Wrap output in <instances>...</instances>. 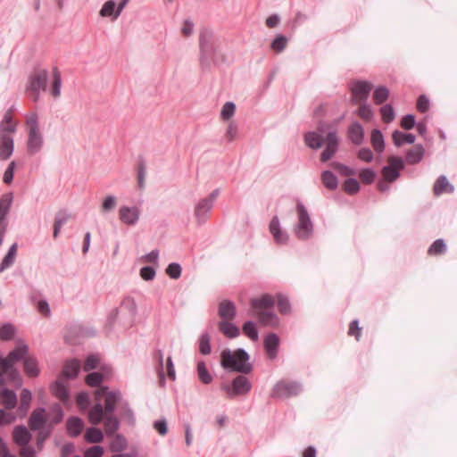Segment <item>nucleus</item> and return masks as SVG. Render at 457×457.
I'll list each match as a JSON object with an SVG mask.
<instances>
[{"instance_id":"1","label":"nucleus","mask_w":457,"mask_h":457,"mask_svg":"<svg viewBox=\"0 0 457 457\" xmlns=\"http://www.w3.org/2000/svg\"><path fill=\"white\" fill-rule=\"evenodd\" d=\"M96 403L88 411V421L94 426L104 421L105 434L112 436L120 427V421L113 412L121 400V395L119 391H108V387L104 386L96 392Z\"/></svg>"},{"instance_id":"2","label":"nucleus","mask_w":457,"mask_h":457,"mask_svg":"<svg viewBox=\"0 0 457 457\" xmlns=\"http://www.w3.org/2000/svg\"><path fill=\"white\" fill-rule=\"evenodd\" d=\"M274 303V298L268 294L251 299L252 315L257 318L261 325L272 328L278 326L279 319L273 311Z\"/></svg>"},{"instance_id":"3","label":"nucleus","mask_w":457,"mask_h":457,"mask_svg":"<svg viewBox=\"0 0 457 457\" xmlns=\"http://www.w3.org/2000/svg\"><path fill=\"white\" fill-rule=\"evenodd\" d=\"M220 358V363L224 369L245 374L252 370V365L248 362L249 355L244 349H237L234 352L224 349Z\"/></svg>"},{"instance_id":"4","label":"nucleus","mask_w":457,"mask_h":457,"mask_svg":"<svg viewBox=\"0 0 457 457\" xmlns=\"http://www.w3.org/2000/svg\"><path fill=\"white\" fill-rule=\"evenodd\" d=\"M49 73L46 69L37 68L34 69L29 78L26 86V92L34 103L40 99V94L46 89Z\"/></svg>"},{"instance_id":"5","label":"nucleus","mask_w":457,"mask_h":457,"mask_svg":"<svg viewBox=\"0 0 457 457\" xmlns=\"http://www.w3.org/2000/svg\"><path fill=\"white\" fill-rule=\"evenodd\" d=\"M297 223L295 225L294 232L301 240L309 239L313 233V223L309 212L303 203L298 202L296 205Z\"/></svg>"},{"instance_id":"6","label":"nucleus","mask_w":457,"mask_h":457,"mask_svg":"<svg viewBox=\"0 0 457 457\" xmlns=\"http://www.w3.org/2000/svg\"><path fill=\"white\" fill-rule=\"evenodd\" d=\"M200 62L204 65L209 59H212L217 52L218 45L213 34L205 29L199 36Z\"/></svg>"},{"instance_id":"7","label":"nucleus","mask_w":457,"mask_h":457,"mask_svg":"<svg viewBox=\"0 0 457 457\" xmlns=\"http://www.w3.org/2000/svg\"><path fill=\"white\" fill-rule=\"evenodd\" d=\"M302 391V385L296 381L280 380L275 384L271 397L287 398L297 395Z\"/></svg>"},{"instance_id":"8","label":"nucleus","mask_w":457,"mask_h":457,"mask_svg":"<svg viewBox=\"0 0 457 457\" xmlns=\"http://www.w3.org/2000/svg\"><path fill=\"white\" fill-rule=\"evenodd\" d=\"M387 163L381 170L382 177L386 181L394 182L400 177V170L404 168V161L399 156H390Z\"/></svg>"},{"instance_id":"9","label":"nucleus","mask_w":457,"mask_h":457,"mask_svg":"<svg viewBox=\"0 0 457 457\" xmlns=\"http://www.w3.org/2000/svg\"><path fill=\"white\" fill-rule=\"evenodd\" d=\"M221 388L227 393L228 397H235L249 393L252 384L246 377L240 375L233 379L230 386L223 385Z\"/></svg>"},{"instance_id":"10","label":"nucleus","mask_w":457,"mask_h":457,"mask_svg":"<svg viewBox=\"0 0 457 457\" xmlns=\"http://www.w3.org/2000/svg\"><path fill=\"white\" fill-rule=\"evenodd\" d=\"M372 89V84L368 81H356L352 84V102L361 104L365 102Z\"/></svg>"},{"instance_id":"11","label":"nucleus","mask_w":457,"mask_h":457,"mask_svg":"<svg viewBox=\"0 0 457 457\" xmlns=\"http://www.w3.org/2000/svg\"><path fill=\"white\" fill-rule=\"evenodd\" d=\"M141 215V209L138 206L122 205L119 209V219L121 223L127 226L136 225Z\"/></svg>"},{"instance_id":"12","label":"nucleus","mask_w":457,"mask_h":457,"mask_svg":"<svg viewBox=\"0 0 457 457\" xmlns=\"http://www.w3.org/2000/svg\"><path fill=\"white\" fill-rule=\"evenodd\" d=\"M326 144L325 149L320 154V161L325 162L330 160L337 151L338 147V137L335 130L329 131L324 139Z\"/></svg>"},{"instance_id":"13","label":"nucleus","mask_w":457,"mask_h":457,"mask_svg":"<svg viewBox=\"0 0 457 457\" xmlns=\"http://www.w3.org/2000/svg\"><path fill=\"white\" fill-rule=\"evenodd\" d=\"M279 337L275 333L268 334L263 339V346L270 360H274L278 356Z\"/></svg>"},{"instance_id":"14","label":"nucleus","mask_w":457,"mask_h":457,"mask_svg":"<svg viewBox=\"0 0 457 457\" xmlns=\"http://www.w3.org/2000/svg\"><path fill=\"white\" fill-rule=\"evenodd\" d=\"M52 393L63 403H67L69 401V391H68V383L67 380L60 377L51 386Z\"/></svg>"},{"instance_id":"15","label":"nucleus","mask_w":457,"mask_h":457,"mask_svg":"<svg viewBox=\"0 0 457 457\" xmlns=\"http://www.w3.org/2000/svg\"><path fill=\"white\" fill-rule=\"evenodd\" d=\"M213 204L206 199H201L195 206L194 215L198 224H203L206 221L208 214L212 209Z\"/></svg>"},{"instance_id":"16","label":"nucleus","mask_w":457,"mask_h":457,"mask_svg":"<svg viewBox=\"0 0 457 457\" xmlns=\"http://www.w3.org/2000/svg\"><path fill=\"white\" fill-rule=\"evenodd\" d=\"M44 139L40 131L29 132L27 149L29 154H37L43 147Z\"/></svg>"},{"instance_id":"17","label":"nucleus","mask_w":457,"mask_h":457,"mask_svg":"<svg viewBox=\"0 0 457 457\" xmlns=\"http://www.w3.org/2000/svg\"><path fill=\"white\" fill-rule=\"evenodd\" d=\"M270 232L277 244H286L288 239V235L285 230L280 228V223L278 216H274L270 223Z\"/></svg>"},{"instance_id":"18","label":"nucleus","mask_w":457,"mask_h":457,"mask_svg":"<svg viewBox=\"0 0 457 457\" xmlns=\"http://www.w3.org/2000/svg\"><path fill=\"white\" fill-rule=\"evenodd\" d=\"M17 124L12 120L11 110L7 111L2 120L0 121V137L9 136L13 137L16 132Z\"/></svg>"},{"instance_id":"19","label":"nucleus","mask_w":457,"mask_h":457,"mask_svg":"<svg viewBox=\"0 0 457 457\" xmlns=\"http://www.w3.org/2000/svg\"><path fill=\"white\" fill-rule=\"evenodd\" d=\"M62 73L57 67L52 70V81L49 87V93L54 99H59L62 95Z\"/></svg>"},{"instance_id":"20","label":"nucleus","mask_w":457,"mask_h":457,"mask_svg":"<svg viewBox=\"0 0 457 457\" xmlns=\"http://www.w3.org/2000/svg\"><path fill=\"white\" fill-rule=\"evenodd\" d=\"M14 140L13 137L3 136L0 137V160L6 161L13 154Z\"/></svg>"},{"instance_id":"21","label":"nucleus","mask_w":457,"mask_h":457,"mask_svg":"<svg viewBox=\"0 0 457 457\" xmlns=\"http://www.w3.org/2000/svg\"><path fill=\"white\" fill-rule=\"evenodd\" d=\"M46 422V413L44 408H38L32 411L29 420V427L32 430H38L44 427Z\"/></svg>"},{"instance_id":"22","label":"nucleus","mask_w":457,"mask_h":457,"mask_svg":"<svg viewBox=\"0 0 457 457\" xmlns=\"http://www.w3.org/2000/svg\"><path fill=\"white\" fill-rule=\"evenodd\" d=\"M237 314L235 304L228 300L220 302L219 305V315L222 320H232Z\"/></svg>"},{"instance_id":"23","label":"nucleus","mask_w":457,"mask_h":457,"mask_svg":"<svg viewBox=\"0 0 457 457\" xmlns=\"http://www.w3.org/2000/svg\"><path fill=\"white\" fill-rule=\"evenodd\" d=\"M348 137L354 145H361L364 140V129L357 121L353 122L348 129Z\"/></svg>"},{"instance_id":"24","label":"nucleus","mask_w":457,"mask_h":457,"mask_svg":"<svg viewBox=\"0 0 457 457\" xmlns=\"http://www.w3.org/2000/svg\"><path fill=\"white\" fill-rule=\"evenodd\" d=\"M453 191L454 187L450 184L445 175L439 176L433 187V192L436 195H440L445 193H453Z\"/></svg>"},{"instance_id":"25","label":"nucleus","mask_w":457,"mask_h":457,"mask_svg":"<svg viewBox=\"0 0 457 457\" xmlns=\"http://www.w3.org/2000/svg\"><path fill=\"white\" fill-rule=\"evenodd\" d=\"M117 4L114 0L106 1L99 11V15L103 18H110L112 21H116L120 14L117 13Z\"/></svg>"},{"instance_id":"26","label":"nucleus","mask_w":457,"mask_h":457,"mask_svg":"<svg viewBox=\"0 0 457 457\" xmlns=\"http://www.w3.org/2000/svg\"><path fill=\"white\" fill-rule=\"evenodd\" d=\"M3 384H0V395L2 403L7 409H12L17 403V396L14 391L4 388Z\"/></svg>"},{"instance_id":"27","label":"nucleus","mask_w":457,"mask_h":457,"mask_svg":"<svg viewBox=\"0 0 457 457\" xmlns=\"http://www.w3.org/2000/svg\"><path fill=\"white\" fill-rule=\"evenodd\" d=\"M424 147L421 145H416L406 153L405 161L408 164H417L421 162L424 157Z\"/></svg>"},{"instance_id":"28","label":"nucleus","mask_w":457,"mask_h":457,"mask_svg":"<svg viewBox=\"0 0 457 457\" xmlns=\"http://www.w3.org/2000/svg\"><path fill=\"white\" fill-rule=\"evenodd\" d=\"M30 434L24 426L15 427L13 429V440L19 446H24L30 441Z\"/></svg>"},{"instance_id":"29","label":"nucleus","mask_w":457,"mask_h":457,"mask_svg":"<svg viewBox=\"0 0 457 457\" xmlns=\"http://www.w3.org/2000/svg\"><path fill=\"white\" fill-rule=\"evenodd\" d=\"M66 428L68 434L71 436L76 437L81 433L84 422L80 418L71 417L67 420Z\"/></svg>"},{"instance_id":"30","label":"nucleus","mask_w":457,"mask_h":457,"mask_svg":"<svg viewBox=\"0 0 457 457\" xmlns=\"http://www.w3.org/2000/svg\"><path fill=\"white\" fill-rule=\"evenodd\" d=\"M230 320H221L218 324L219 330L228 338L237 337L240 334L238 327L229 322Z\"/></svg>"},{"instance_id":"31","label":"nucleus","mask_w":457,"mask_h":457,"mask_svg":"<svg viewBox=\"0 0 457 457\" xmlns=\"http://www.w3.org/2000/svg\"><path fill=\"white\" fill-rule=\"evenodd\" d=\"M12 199V193H6L2 195L0 199V223H7L6 216L9 213Z\"/></svg>"},{"instance_id":"32","label":"nucleus","mask_w":457,"mask_h":457,"mask_svg":"<svg viewBox=\"0 0 457 457\" xmlns=\"http://www.w3.org/2000/svg\"><path fill=\"white\" fill-rule=\"evenodd\" d=\"M80 370V362L78 360L68 361L63 367L61 377L66 378H74L78 376Z\"/></svg>"},{"instance_id":"33","label":"nucleus","mask_w":457,"mask_h":457,"mask_svg":"<svg viewBox=\"0 0 457 457\" xmlns=\"http://www.w3.org/2000/svg\"><path fill=\"white\" fill-rule=\"evenodd\" d=\"M392 139L394 144L399 147L403 144H413L416 137L413 134L395 130L392 134Z\"/></svg>"},{"instance_id":"34","label":"nucleus","mask_w":457,"mask_h":457,"mask_svg":"<svg viewBox=\"0 0 457 457\" xmlns=\"http://www.w3.org/2000/svg\"><path fill=\"white\" fill-rule=\"evenodd\" d=\"M17 248H18L17 243H13L10 246L7 253L4 255L3 261L0 264V271L1 272L4 271V270L10 268L13 264V262L15 261L16 253H17Z\"/></svg>"},{"instance_id":"35","label":"nucleus","mask_w":457,"mask_h":457,"mask_svg":"<svg viewBox=\"0 0 457 457\" xmlns=\"http://www.w3.org/2000/svg\"><path fill=\"white\" fill-rule=\"evenodd\" d=\"M370 142L375 152L381 154L384 151V137L379 129H375L371 131Z\"/></svg>"},{"instance_id":"36","label":"nucleus","mask_w":457,"mask_h":457,"mask_svg":"<svg viewBox=\"0 0 457 457\" xmlns=\"http://www.w3.org/2000/svg\"><path fill=\"white\" fill-rule=\"evenodd\" d=\"M305 144L312 149H319L324 141L322 137L314 131H311L304 136Z\"/></svg>"},{"instance_id":"37","label":"nucleus","mask_w":457,"mask_h":457,"mask_svg":"<svg viewBox=\"0 0 457 457\" xmlns=\"http://www.w3.org/2000/svg\"><path fill=\"white\" fill-rule=\"evenodd\" d=\"M24 370L29 377H37L39 372L37 361L34 357H26L24 359Z\"/></svg>"},{"instance_id":"38","label":"nucleus","mask_w":457,"mask_h":457,"mask_svg":"<svg viewBox=\"0 0 457 457\" xmlns=\"http://www.w3.org/2000/svg\"><path fill=\"white\" fill-rule=\"evenodd\" d=\"M127 446L128 443L126 438L120 434L115 435L110 443V450L113 453L122 452Z\"/></svg>"},{"instance_id":"39","label":"nucleus","mask_w":457,"mask_h":457,"mask_svg":"<svg viewBox=\"0 0 457 457\" xmlns=\"http://www.w3.org/2000/svg\"><path fill=\"white\" fill-rule=\"evenodd\" d=\"M84 437L87 443H100L104 439V434L101 429L91 427L86 430Z\"/></svg>"},{"instance_id":"40","label":"nucleus","mask_w":457,"mask_h":457,"mask_svg":"<svg viewBox=\"0 0 457 457\" xmlns=\"http://www.w3.org/2000/svg\"><path fill=\"white\" fill-rule=\"evenodd\" d=\"M137 306L135 300L131 297L125 298L120 307V312H126L131 318H135Z\"/></svg>"},{"instance_id":"41","label":"nucleus","mask_w":457,"mask_h":457,"mask_svg":"<svg viewBox=\"0 0 457 457\" xmlns=\"http://www.w3.org/2000/svg\"><path fill=\"white\" fill-rule=\"evenodd\" d=\"M321 180L328 189L334 190L337 187V178L329 170L322 172Z\"/></svg>"},{"instance_id":"42","label":"nucleus","mask_w":457,"mask_h":457,"mask_svg":"<svg viewBox=\"0 0 457 457\" xmlns=\"http://www.w3.org/2000/svg\"><path fill=\"white\" fill-rule=\"evenodd\" d=\"M31 399V392L26 388L22 389L21 393V404L19 408L22 415H25L27 413L30 405Z\"/></svg>"},{"instance_id":"43","label":"nucleus","mask_w":457,"mask_h":457,"mask_svg":"<svg viewBox=\"0 0 457 457\" xmlns=\"http://www.w3.org/2000/svg\"><path fill=\"white\" fill-rule=\"evenodd\" d=\"M197 374L198 378L204 384H210L212 381V377L208 371L205 362L203 361L197 363Z\"/></svg>"},{"instance_id":"44","label":"nucleus","mask_w":457,"mask_h":457,"mask_svg":"<svg viewBox=\"0 0 457 457\" xmlns=\"http://www.w3.org/2000/svg\"><path fill=\"white\" fill-rule=\"evenodd\" d=\"M389 97V90L384 87H378L373 93V99L376 104H381Z\"/></svg>"},{"instance_id":"45","label":"nucleus","mask_w":457,"mask_h":457,"mask_svg":"<svg viewBox=\"0 0 457 457\" xmlns=\"http://www.w3.org/2000/svg\"><path fill=\"white\" fill-rule=\"evenodd\" d=\"M242 329H243L244 334L246 337H248L251 340H253V341L258 340L259 335H258V330L256 328V325L254 324V322H253L251 320L245 322Z\"/></svg>"},{"instance_id":"46","label":"nucleus","mask_w":457,"mask_h":457,"mask_svg":"<svg viewBox=\"0 0 457 457\" xmlns=\"http://www.w3.org/2000/svg\"><path fill=\"white\" fill-rule=\"evenodd\" d=\"M380 114L383 121L386 123L392 122L395 118V110L389 104H386L380 108Z\"/></svg>"},{"instance_id":"47","label":"nucleus","mask_w":457,"mask_h":457,"mask_svg":"<svg viewBox=\"0 0 457 457\" xmlns=\"http://www.w3.org/2000/svg\"><path fill=\"white\" fill-rule=\"evenodd\" d=\"M446 251V245L443 239H436L428 248V253L436 255L444 253Z\"/></svg>"},{"instance_id":"48","label":"nucleus","mask_w":457,"mask_h":457,"mask_svg":"<svg viewBox=\"0 0 457 457\" xmlns=\"http://www.w3.org/2000/svg\"><path fill=\"white\" fill-rule=\"evenodd\" d=\"M344 190L349 195H354L360 190V183L356 179H347L344 183Z\"/></svg>"},{"instance_id":"49","label":"nucleus","mask_w":457,"mask_h":457,"mask_svg":"<svg viewBox=\"0 0 457 457\" xmlns=\"http://www.w3.org/2000/svg\"><path fill=\"white\" fill-rule=\"evenodd\" d=\"M199 351L202 354H209L212 351L210 337L207 333L201 335L199 339Z\"/></svg>"},{"instance_id":"50","label":"nucleus","mask_w":457,"mask_h":457,"mask_svg":"<svg viewBox=\"0 0 457 457\" xmlns=\"http://www.w3.org/2000/svg\"><path fill=\"white\" fill-rule=\"evenodd\" d=\"M287 44V38L283 35H278L271 42V48L278 53L282 52Z\"/></svg>"},{"instance_id":"51","label":"nucleus","mask_w":457,"mask_h":457,"mask_svg":"<svg viewBox=\"0 0 457 457\" xmlns=\"http://www.w3.org/2000/svg\"><path fill=\"white\" fill-rule=\"evenodd\" d=\"M14 333L15 328L12 324H4L0 329V338L4 341L11 340L13 337Z\"/></svg>"},{"instance_id":"52","label":"nucleus","mask_w":457,"mask_h":457,"mask_svg":"<svg viewBox=\"0 0 457 457\" xmlns=\"http://www.w3.org/2000/svg\"><path fill=\"white\" fill-rule=\"evenodd\" d=\"M181 267L177 262H171L166 268V274L172 279H178L181 276Z\"/></svg>"},{"instance_id":"53","label":"nucleus","mask_w":457,"mask_h":457,"mask_svg":"<svg viewBox=\"0 0 457 457\" xmlns=\"http://www.w3.org/2000/svg\"><path fill=\"white\" fill-rule=\"evenodd\" d=\"M77 404L80 411H85L90 403L89 395L87 392H80L76 397Z\"/></svg>"},{"instance_id":"54","label":"nucleus","mask_w":457,"mask_h":457,"mask_svg":"<svg viewBox=\"0 0 457 457\" xmlns=\"http://www.w3.org/2000/svg\"><path fill=\"white\" fill-rule=\"evenodd\" d=\"M236 105L232 102H227L222 106L220 115L223 120H229L235 113Z\"/></svg>"},{"instance_id":"55","label":"nucleus","mask_w":457,"mask_h":457,"mask_svg":"<svg viewBox=\"0 0 457 457\" xmlns=\"http://www.w3.org/2000/svg\"><path fill=\"white\" fill-rule=\"evenodd\" d=\"M359 177L362 183L369 185L374 182L376 173L371 169H364L360 172Z\"/></svg>"},{"instance_id":"56","label":"nucleus","mask_w":457,"mask_h":457,"mask_svg":"<svg viewBox=\"0 0 457 457\" xmlns=\"http://www.w3.org/2000/svg\"><path fill=\"white\" fill-rule=\"evenodd\" d=\"M360 104L358 115L366 120H370L373 117V111L371 107L364 102Z\"/></svg>"},{"instance_id":"57","label":"nucleus","mask_w":457,"mask_h":457,"mask_svg":"<svg viewBox=\"0 0 457 457\" xmlns=\"http://www.w3.org/2000/svg\"><path fill=\"white\" fill-rule=\"evenodd\" d=\"M116 197L113 195H107L101 205V209L104 212H109L112 211L116 206Z\"/></svg>"},{"instance_id":"58","label":"nucleus","mask_w":457,"mask_h":457,"mask_svg":"<svg viewBox=\"0 0 457 457\" xmlns=\"http://www.w3.org/2000/svg\"><path fill=\"white\" fill-rule=\"evenodd\" d=\"M100 361V358L97 354H91L89 355L84 363V370L89 371L91 370L96 369Z\"/></svg>"},{"instance_id":"59","label":"nucleus","mask_w":457,"mask_h":457,"mask_svg":"<svg viewBox=\"0 0 457 457\" xmlns=\"http://www.w3.org/2000/svg\"><path fill=\"white\" fill-rule=\"evenodd\" d=\"M102 381L103 375L99 372H92L86 377V382L90 386H97Z\"/></svg>"},{"instance_id":"60","label":"nucleus","mask_w":457,"mask_h":457,"mask_svg":"<svg viewBox=\"0 0 457 457\" xmlns=\"http://www.w3.org/2000/svg\"><path fill=\"white\" fill-rule=\"evenodd\" d=\"M278 308L281 314H287L290 312V303L287 297L283 295L278 296Z\"/></svg>"},{"instance_id":"61","label":"nucleus","mask_w":457,"mask_h":457,"mask_svg":"<svg viewBox=\"0 0 457 457\" xmlns=\"http://www.w3.org/2000/svg\"><path fill=\"white\" fill-rule=\"evenodd\" d=\"M331 166L338 172L340 173L342 176H350V175H354L355 174V170L353 169H351L342 163H339V162H333L331 164Z\"/></svg>"},{"instance_id":"62","label":"nucleus","mask_w":457,"mask_h":457,"mask_svg":"<svg viewBox=\"0 0 457 457\" xmlns=\"http://www.w3.org/2000/svg\"><path fill=\"white\" fill-rule=\"evenodd\" d=\"M27 125L29 127V132L39 131V126L37 121V113H30L27 116Z\"/></svg>"},{"instance_id":"63","label":"nucleus","mask_w":457,"mask_h":457,"mask_svg":"<svg viewBox=\"0 0 457 457\" xmlns=\"http://www.w3.org/2000/svg\"><path fill=\"white\" fill-rule=\"evenodd\" d=\"M15 166H16V162L14 161H12L9 163L7 169L4 170V176H3V181L5 184L12 183V181L13 179V174H14Z\"/></svg>"},{"instance_id":"64","label":"nucleus","mask_w":457,"mask_h":457,"mask_svg":"<svg viewBox=\"0 0 457 457\" xmlns=\"http://www.w3.org/2000/svg\"><path fill=\"white\" fill-rule=\"evenodd\" d=\"M104 448L100 445H95L86 450L85 457H102L104 454Z\"/></svg>"}]
</instances>
